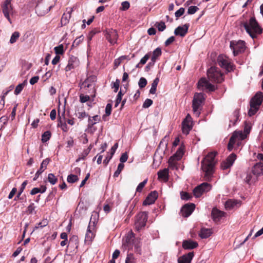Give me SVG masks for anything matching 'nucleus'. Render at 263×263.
Wrapping results in <instances>:
<instances>
[{"instance_id":"obj_1","label":"nucleus","mask_w":263,"mask_h":263,"mask_svg":"<svg viewBox=\"0 0 263 263\" xmlns=\"http://www.w3.org/2000/svg\"><path fill=\"white\" fill-rule=\"evenodd\" d=\"M254 121L252 119L249 118L245 123L244 130L235 131L231 137L228 145V148L229 151H231L235 145L237 147L241 144V141L246 139L249 135Z\"/></svg>"},{"instance_id":"obj_2","label":"nucleus","mask_w":263,"mask_h":263,"mask_svg":"<svg viewBox=\"0 0 263 263\" xmlns=\"http://www.w3.org/2000/svg\"><path fill=\"white\" fill-rule=\"evenodd\" d=\"M216 155L215 152L209 153L201 162V168L205 173V177L206 179H209L214 172Z\"/></svg>"},{"instance_id":"obj_3","label":"nucleus","mask_w":263,"mask_h":263,"mask_svg":"<svg viewBox=\"0 0 263 263\" xmlns=\"http://www.w3.org/2000/svg\"><path fill=\"white\" fill-rule=\"evenodd\" d=\"M241 26L244 27L246 32L253 39L256 38L257 35L262 33V29L254 17H251L249 22L246 21L241 22Z\"/></svg>"},{"instance_id":"obj_4","label":"nucleus","mask_w":263,"mask_h":263,"mask_svg":"<svg viewBox=\"0 0 263 263\" xmlns=\"http://www.w3.org/2000/svg\"><path fill=\"white\" fill-rule=\"evenodd\" d=\"M263 100V93L259 91L251 99L250 102V109L248 115H254L259 109Z\"/></svg>"},{"instance_id":"obj_5","label":"nucleus","mask_w":263,"mask_h":263,"mask_svg":"<svg viewBox=\"0 0 263 263\" xmlns=\"http://www.w3.org/2000/svg\"><path fill=\"white\" fill-rule=\"evenodd\" d=\"M123 246L126 247L128 250H132L134 247L135 251L139 252L140 248V241L138 239H135L134 234L132 231H130L125 238Z\"/></svg>"},{"instance_id":"obj_6","label":"nucleus","mask_w":263,"mask_h":263,"mask_svg":"<svg viewBox=\"0 0 263 263\" xmlns=\"http://www.w3.org/2000/svg\"><path fill=\"white\" fill-rule=\"evenodd\" d=\"M207 75L209 80L214 83H220L224 80L223 73L215 66L211 67L208 70Z\"/></svg>"},{"instance_id":"obj_7","label":"nucleus","mask_w":263,"mask_h":263,"mask_svg":"<svg viewBox=\"0 0 263 263\" xmlns=\"http://www.w3.org/2000/svg\"><path fill=\"white\" fill-rule=\"evenodd\" d=\"M217 64L221 68L225 69L227 72H231L235 69L234 65L231 60L226 55H219L217 59Z\"/></svg>"},{"instance_id":"obj_8","label":"nucleus","mask_w":263,"mask_h":263,"mask_svg":"<svg viewBox=\"0 0 263 263\" xmlns=\"http://www.w3.org/2000/svg\"><path fill=\"white\" fill-rule=\"evenodd\" d=\"M205 98L202 93H196L194 95L192 102V107L194 113L199 115Z\"/></svg>"},{"instance_id":"obj_9","label":"nucleus","mask_w":263,"mask_h":263,"mask_svg":"<svg viewBox=\"0 0 263 263\" xmlns=\"http://www.w3.org/2000/svg\"><path fill=\"white\" fill-rule=\"evenodd\" d=\"M230 47L233 50L234 55L237 56L245 51L246 46L243 41H231L230 44Z\"/></svg>"},{"instance_id":"obj_10","label":"nucleus","mask_w":263,"mask_h":263,"mask_svg":"<svg viewBox=\"0 0 263 263\" xmlns=\"http://www.w3.org/2000/svg\"><path fill=\"white\" fill-rule=\"evenodd\" d=\"M11 2V0H5V1L2 5V10L5 17L11 24L12 22L10 18V15H13L14 10L13 9Z\"/></svg>"},{"instance_id":"obj_11","label":"nucleus","mask_w":263,"mask_h":263,"mask_svg":"<svg viewBox=\"0 0 263 263\" xmlns=\"http://www.w3.org/2000/svg\"><path fill=\"white\" fill-rule=\"evenodd\" d=\"M147 220V213L146 212H142L139 213L136 216L135 221V228L137 231H140L144 227Z\"/></svg>"},{"instance_id":"obj_12","label":"nucleus","mask_w":263,"mask_h":263,"mask_svg":"<svg viewBox=\"0 0 263 263\" xmlns=\"http://www.w3.org/2000/svg\"><path fill=\"white\" fill-rule=\"evenodd\" d=\"M103 32L106 39L111 45H114L117 43L118 34L116 30L111 28L107 29Z\"/></svg>"},{"instance_id":"obj_13","label":"nucleus","mask_w":263,"mask_h":263,"mask_svg":"<svg viewBox=\"0 0 263 263\" xmlns=\"http://www.w3.org/2000/svg\"><path fill=\"white\" fill-rule=\"evenodd\" d=\"M211 185L207 182H204L196 187L193 190V193L196 197H200L204 193L209 192L211 189Z\"/></svg>"},{"instance_id":"obj_14","label":"nucleus","mask_w":263,"mask_h":263,"mask_svg":"<svg viewBox=\"0 0 263 263\" xmlns=\"http://www.w3.org/2000/svg\"><path fill=\"white\" fill-rule=\"evenodd\" d=\"M193 126V121L191 116H186L182 122L181 130L183 134L187 135L192 130Z\"/></svg>"},{"instance_id":"obj_15","label":"nucleus","mask_w":263,"mask_h":263,"mask_svg":"<svg viewBox=\"0 0 263 263\" xmlns=\"http://www.w3.org/2000/svg\"><path fill=\"white\" fill-rule=\"evenodd\" d=\"M95 222H92L91 219L85 235V241H91L95 237Z\"/></svg>"},{"instance_id":"obj_16","label":"nucleus","mask_w":263,"mask_h":263,"mask_svg":"<svg viewBox=\"0 0 263 263\" xmlns=\"http://www.w3.org/2000/svg\"><path fill=\"white\" fill-rule=\"evenodd\" d=\"M200 87L204 88L209 92L214 91L217 89V87L210 83L205 78H201L198 82Z\"/></svg>"},{"instance_id":"obj_17","label":"nucleus","mask_w":263,"mask_h":263,"mask_svg":"<svg viewBox=\"0 0 263 263\" xmlns=\"http://www.w3.org/2000/svg\"><path fill=\"white\" fill-rule=\"evenodd\" d=\"M79 65V59L74 57L71 56L69 58L68 64L66 66L65 70L66 72L69 71L74 69L76 67H77Z\"/></svg>"},{"instance_id":"obj_18","label":"nucleus","mask_w":263,"mask_h":263,"mask_svg":"<svg viewBox=\"0 0 263 263\" xmlns=\"http://www.w3.org/2000/svg\"><path fill=\"white\" fill-rule=\"evenodd\" d=\"M236 159V155L232 153L230 155L227 159L222 162L221 167L222 170H226L230 168L234 163Z\"/></svg>"},{"instance_id":"obj_19","label":"nucleus","mask_w":263,"mask_h":263,"mask_svg":"<svg viewBox=\"0 0 263 263\" xmlns=\"http://www.w3.org/2000/svg\"><path fill=\"white\" fill-rule=\"evenodd\" d=\"M189 26V24H185L183 26H178L175 29L174 34L177 36H184L187 33Z\"/></svg>"},{"instance_id":"obj_20","label":"nucleus","mask_w":263,"mask_h":263,"mask_svg":"<svg viewBox=\"0 0 263 263\" xmlns=\"http://www.w3.org/2000/svg\"><path fill=\"white\" fill-rule=\"evenodd\" d=\"M195 209V204L191 203L190 204H185L181 209V212L183 217H187L189 216L193 212Z\"/></svg>"},{"instance_id":"obj_21","label":"nucleus","mask_w":263,"mask_h":263,"mask_svg":"<svg viewBox=\"0 0 263 263\" xmlns=\"http://www.w3.org/2000/svg\"><path fill=\"white\" fill-rule=\"evenodd\" d=\"M157 198L158 193L156 191L152 192L143 201V204L144 205H147L153 204Z\"/></svg>"},{"instance_id":"obj_22","label":"nucleus","mask_w":263,"mask_h":263,"mask_svg":"<svg viewBox=\"0 0 263 263\" xmlns=\"http://www.w3.org/2000/svg\"><path fill=\"white\" fill-rule=\"evenodd\" d=\"M49 162L50 159L49 158H46L42 161L39 170L36 172L35 176L33 179V181L36 180L39 176L46 169L47 165L48 164Z\"/></svg>"},{"instance_id":"obj_23","label":"nucleus","mask_w":263,"mask_h":263,"mask_svg":"<svg viewBox=\"0 0 263 263\" xmlns=\"http://www.w3.org/2000/svg\"><path fill=\"white\" fill-rule=\"evenodd\" d=\"M252 173L256 176L263 175V164L259 162L255 164L252 168Z\"/></svg>"},{"instance_id":"obj_24","label":"nucleus","mask_w":263,"mask_h":263,"mask_svg":"<svg viewBox=\"0 0 263 263\" xmlns=\"http://www.w3.org/2000/svg\"><path fill=\"white\" fill-rule=\"evenodd\" d=\"M198 247V243L191 239L184 240L182 243V247L184 249H193Z\"/></svg>"},{"instance_id":"obj_25","label":"nucleus","mask_w":263,"mask_h":263,"mask_svg":"<svg viewBox=\"0 0 263 263\" xmlns=\"http://www.w3.org/2000/svg\"><path fill=\"white\" fill-rule=\"evenodd\" d=\"M194 256L193 252H190L186 255H183L178 259V263H191Z\"/></svg>"},{"instance_id":"obj_26","label":"nucleus","mask_w":263,"mask_h":263,"mask_svg":"<svg viewBox=\"0 0 263 263\" xmlns=\"http://www.w3.org/2000/svg\"><path fill=\"white\" fill-rule=\"evenodd\" d=\"M224 213L222 211L218 210L217 209H213L212 211V216L213 219L215 221H219L221 218L224 216Z\"/></svg>"},{"instance_id":"obj_27","label":"nucleus","mask_w":263,"mask_h":263,"mask_svg":"<svg viewBox=\"0 0 263 263\" xmlns=\"http://www.w3.org/2000/svg\"><path fill=\"white\" fill-rule=\"evenodd\" d=\"M97 78L95 76H91L87 78L86 80H85V81L83 83V85L85 87L89 88L90 87L93 86V87H95V84L94 83L96 81Z\"/></svg>"},{"instance_id":"obj_28","label":"nucleus","mask_w":263,"mask_h":263,"mask_svg":"<svg viewBox=\"0 0 263 263\" xmlns=\"http://www.w3.org/2000/svg\"><path fill=\"white\" fill-rule=\"evenodd\" d=\"M158 179H162L164 181L166 182L168 177V169L164 168L160 170L158 172Z\"/></svg>"},{"instance_id":"obj_29","label":"nucleus","mask_w":263,"mask_h":263,"mask_svg":"<svg viewBox=\"0 0 263 263\" xmlns=\"http://www.w3.org/2000/svg\"><path fill=\"white\" fill-rule=\"evenodd\" d=\"M71 12L72 10L70 11H68L67 13H64L63 14L61 20V23L62 26H65L69 23V21L71 18Z\"/></svg>"},{"instance_id":"obj_30","label":"nucleus","mask_w":263,"mask_h":263,"mask_svg":"<svg viewBox=\"0 0 263 263\" xmlns=\"http://www.w3.org/2000/svg\"><path fill=\"white\" fill-rule=\"evenodd\" d=\"M162 54L161 49L160 48H157L152 53L151 57V61H152V65H154L155 62L157 60L158 58Z\"/></svg>"},{"instance_id":"obj_31","label":"nucleus","mask_w":263,"mask_h":263,"mask_svg":"<svg viewBox=\"0 0 263 263\" xmlns=\"http://www.w3.org/2000/svg\"><path fill=\"white\" fill-rule=\"evenodd\" d=\"M212 230L210 229L202 228L199 233V236L201 238H206L212 234Z\"/></svg>"},{"instance_id":"obj_32","label":"nucleus","mask_w":263,"mask_h":263,"mask_svg":"<svg viewBox=\"0 0 263 263\" xmlns=\"http://www.w3.org/2000/svg\"><path fill=\"white\" fill-rule=\"evenodd\" d=\"M257 176H254L252 172L248 173L247 174V176H246L245 180V181L247 183L250 184L253 181H255L257 179Z\"/></svg>"},{"instance_id":"obj_33","label":"nucleus","mask_w":263,"mask_h":263,"mask_svg":"<svg viewBox=\"0 0 263 263\" xmlns=\"http://www.w3.org/2000/svg\"><path fill=\"white\" fill-rule=\"evenodd\" d=\"M183 155V151L182 148L180 147L171 157V160L172 159H175L176 160H179L182 158Z\"/></svg>"},{"instance_id":"obj_34","label":"nucleus","mask_w":263,"mask_h":263,"mask_svg":"<svg viewBox=\"0 0 263 263\" xmlns=\"http://www.w3.org/2000/svg\"><path fill=\"white\" fill-rule=\"evenodd\" d=\"M100 120V116H89L88 126H91Z\"/></svg>"},{"instance_id":"obj_35","label":"nucleus","mask_w":263,"mask_h":263,"mask_svg":"<svg viewBox=\"0 0 263 263\" xmlns=\"http://www.w3.org/2000/svg\"><path fill=\"white\" fill-rule=\"evenodd\" d=\"M151 55V53L148 52L140 60V62L136 65V67L140 68L143 65L145 64L147 61L149 59Z\"/></svg>"},{"instance_id":"obj_36","label":"nucleus","mask_w":263,"mask_h":263,"mask_svg":"<svg viewBox=\"0 0 263 263\" xmlns=\"http://www.w3.org/2000/svg\"><path fill=\"white\" fill-rule=\"evenodd\" d=\"M237 203V201L230 199L226 202L225 208L227 209L230 210L233 208Z\"/></svg>"},{"instance_id":"obj_37","label":"nucleus","mask_w":263,"mask_h":263,"mask_svg":"<svg viewBox=\"0 0 263 263\" xmlns=\"http://www.w3.org/2000/svg\"><path fill=\"white\" fill-rule=\"evenodd\" d=\"M136 258L132 253H128L125 259V263H136Z\"/></svg>"},{"instance_id":"obj_38","label":"nucleus","mask_w":263,"mask_h":263,"mask_svg":"<svg viewBox=\"0 0 263 263\" xmlns=\"http://www.w3.org/2000/svg\"><path fill=\"white\" fill-rule=\"evenodd\" d=\"M100 32V30L97 29V28H95L91 30L87 36L88 43L89 44L90 42L92 40L93 36L97 34V33Z\"/></svg>"},{"instance_id":"obj_39","label":"nucleus","mask_w":263,"mask_h":263,"mask_svg":"<svg viewBox=\"0 0 263 263\" xmlns=\"http://www.w3.org/2000/svg\"><path fill=\"white\" fill-rule=\"evenodd\" d=\"M79 180V178L77 175L70 174L67 176V180L69 183H74Z\"/></svg>"},{"instance_id":"obj_40","label":"nucleus","mask_w":263,"mask_h":263,"mask_svg":"<svg viewBox=\"0 0 263 263\" xmlns=\"http://www.w3.org/2000/svg\"><path fill=\"white\" fill-rule=\"evenodd\" d=\"M155 26L158 28V30L159 31H163L166 28V25L165 23L161 21L160 22H156Z\"/></svg>"},{"instance_id":"obj_41","label":"nucleus","mask_w":263,"mask_h":263,"mask_svg":"<svg viewBox=\"0 0 263 263\" xmlns=\"http://www.w3.org/2000/svg\"><path fill=\"white\" fill-rule=\"evenodd\" d=\"M48 180L51 184L53 185L57 183L58 179L53 174L50 173L48 175Z\"/></svg>"},{"instance_id":"obj_42","label":"nucleus","mask_w":263,"mask_h":263,"mask_svg":"<svg viewBox=\"0 0 263 263\" xmlns=\"http://www.w3.org/2000/svg\"><path fill=\"white\" fill-rule=\"evenodd\" d=\"M25 85V81L24 83L19 84L18 85H17L14 90V94L15 95H18V94H20L23 89Z\"/></svg>"},{"instance_id":"obj_43","label":"nucleus","mask_w":263,"mask_h":263,"mask_svg":"<svg viewBox=\"0 0 263 263\" xmlns=\"http://www.w3.org/2000/svg\"><path fill=\"white\" fill-rule=\"evenodd\" d=\"M20 37V33L18 32L15 31L11 35L10 40V43L11 44H13L16 42Z\"/></svg>"},{"instance_id":"obj_44","label":"nucleus","mask_w":263,"mask_h":263,"mask_svg":"<svg viewBox=\"0 0 263 263\" xmlns=\"http://www.w3.org/2000/svg\"><path fill=\"white\" fill-rule=\"evenodd\" d=\"M51 137V133L49 131H46L42 136V141L43 142H47Z\"/></svg>"},{"instance_id":"obj_45","label":"nucleus","mask_w":263,"mask_h":263,"mask_svg":"<svg viewBox=\"0 0 263 263\" xmlns=\"http://www.w3.org/2000/svg\"><path fill=\"white\" fill-rule=\"evenodd\" d=\"M124 165L123 163H119L118 166V168H117V171L115 172V173L114 174V177H118L119 175H120V173L121 172V171L124 168Z\"/></svg>"},{"instance_id":"obj_46","label":"nucleus","mask_w":263,"mask_h":263,"mask_svg":"<svg viewBox=\"0 0 263 263\" xmlns=\"http://www.w3.org/2000/svg\"><path fill=\"white\" fill-rule=\"evenodd\" d=\"M54 49L57 54H62L64 52V46L62 44L58 46L55 47Z\"/></svg>"},{"instance_id":"obj_47","label":"nucleus","mask_w":263,"mask_h":263,"mask_svg":"<svg viewBox=\"0 0 263 263\" xmlns=\"http://www.w3.org/2000/svg\"><path fill=\"white\" fill-rule=\"evenodd\" d=\"M89 153V149H85L83 152L82 155L79 156V157L77 159L76 162H79L81 160H84L86 158V157L88 155Z\"/></svg>"},{"instance_id":"obj_48","label":"nucleus","mask_w":263,"mask_h":263,"mask_svg":"<svg viewBox=\"0 0 263 263\" xmlns=\"http://www.w3.org/2000/svg\"><path fill=\"white\" fill-rule=\"evenodd\" d=\"M147 82L145 78L142 77L140 79L138 83L139 86L140 88H143L146 86Z\"/></svg>"},{"instance_id":"obj_49","label":"nucleus","mask_w":263,"mask_h":263,"mask_svg":"<svg viewBox=\"0 0 263 263\" xmlns=\"http://www.w3.org/2000/svg\"><path fill=\"white\" fill-rule=\"evenodd\" d=\"M168 140L169 136H165L160 142L159 147H160L161 146H164L166 147L167 145Z\"/></svg>"},{"instance_id":"obj_50","label":"nucleus","mask_w":263,"mask_h":263,"mask_svg":"<svg viewBox=\"0 0 263 263\" xmlns=\"http://www.w3.org/2000/svg\"><path fill=\"white\" fill-rule=\"evenodd\" d=\"M65 116H59V123H58V125L61 126L63 130L66 131V125L65 122L63 123L62 120H65Z\"/></svg>"},{"instance_id":"obj_51","label":"nucleus","mask_w":263,"mask_h":263,"mask_svg":"<svg viewBox=\"0 0 263 263\" xmlns=\"http://www.w3.org/2000/svg\"><path fill=\"white\" fill-rule=\"evenodd\" d=\"M27 183H28V181L27 180L24 181L22 183V184L21 185V188L19 190V192L18 193V194L15 198H18L20 197V196L21 195V194L23 192ZM15 200H16V198H15Z\"/></svg>"},{"instance_id":"obj_52","label":"nucleus","mask_w":263,"mask_h":263,"mask_svg":"<svg viewBox=\"0 0 263 263\" xmlns=\"http://www.w3.org/2000/svg\"><path fill=\"white\" fill-rule=\"evenodd\" d=\"M14 86L13 85H11L9 87H8V88L3 90L2 92V95L1 96H4V99H5V97L8 95L9 92L12 90Z\"/></svg>"},{"instance_id":"obj_53","label":"nucleus","mask_w":263,"mask_h":263,"mask_svg":"<svg viewBox=\"0 0 263 263\" xmlns=\"http://www.w3.org/2000/svg\"><path fill=\"white\" fill-rule=\"evenodd\" d=\"M199 10V8L197 6H190L187 11L189 14H193L195 13Z\"/></svg>"},{"instance_id":"obj_54","label":"nucleus","mask_w":263,"mask_h":263,"mask_svg":"<svg viewBox=\"0 0 263 263\" xmlns=\"http://www.w3.org/2000/svg\"><path fill=\"white\" fill-rule=\"evenodd\" d=\"M172 161H171V157L168 160L169 167L170 168H172V169L177 168V161L178 160H176L175 159H172Z\"/></svg>"},{"instance_id":"obj_55","label":"nucleus","mask_w":263,"mask_h":263,"mask_svg":"<svg viewBox=\"0 0 263 263\" xmlns=\"http://www.w3.org/2000/svg\"><path fill=\"white\" fill-rule=\"evenodd\" d=\"M147 180L145 179L143 181L140 183L136 189V191L138 192H141L143 188L145 186V184L147 183Z\"/></svg>"},{"instance_id":"obj_56","label":"nucleus","mask_w":263,"mask_h":263,"mask_svg":"<svg viewBox=\"0 0 263 263\" xmlns=\"http://www.w3.org/2000/svg\"><path fill=\"white\" fill-rule=\"evenodd\" d=\"M5 105V99L4 96L0 97V115L4 114V110L3 109Z\"/></svg>"},{"instance_id":"obj_57","label":"nucleus","mask_w":263,"mask_h":263,"mask_svg":"<svg viewBox=\"0 0 263 263\" xmlns=\"http://www.w3.org/2000/svg\"><path fill=\"white\" fill-rule=\"evenodd\" d=\"M74 145V141L71 137H69L67 139L66 141V146L67 148H70Z\"/></svg>"},{"instance_id":"obj_58","label":"nucleus","mask_w":263,"mask_h":263,"mask_svg":"<svg viewBox=\"0 0 263 263\" xmlns=\"http://www.w3.org/2000/svg\"><path fill=\"white\" fill-rule=\"evenodd\" d=\"M180 195H181V198L182 199V200H189L191 197V196H190L189 195V193H186V192H181L180 193Z\"/></svg>"},{"instance_id":"obj_59","label":"nucleus","mask_w":263,"mask_h":263,"mask_svg":"<svg viewBox=\"0 0 263 263\" xmlns=\"http://www.w3.org/2000/svg\"><path fill=\"white\" fill-rule=\"evenodd\" d=\"M48 224V221L46 219L43 220L42 221L38 223L36 226H35V228H42L46 226H47Z\"/></svg>"},{"instance_id":"obj_60","label":"nucleus","mask_w":263,"mask_h":263,"mask_svg":"<svg viewBox=\"0 0 263 263\" xmlns=\"http://www.w3.org/2000/svg\"><path fill=\"white\" fill-rule=\"evenodd\" d=\"M153 104V101L150 99H146L143 104L144 108H147Z\"/></svg>"},{"instance_id":"obj_61","label":"nucleus","mask_w":263,"mask_h":263,"mask_svg":"<svg viewBox=\"0 0 263 263\" xmlns=\"http://www.w3.org/2000/svg\"><path fill=\"white\" fill-rule=\"evenodd\" d=\"M127 159H128L127 153L126 152L123 153L120 158V161L121 162L120 163L123 164L124 162H125L127 160Z\"/></svg>"},{"instance_id":"obj_62","label":"nucleus","mask_w":263,"mask_h":263,"mask_svg":"<svg viewBox=\"0 0 263 263\" xmlns=\"http://www.w3.org/2000/svg\"><path fill=\"white\" fill-rule=\"evenodd\" d=\"M123 95V94L122 93L121 91H120L117 95L115 104L116 107H117L118 105V104L121 102Z\"/></svg>"},{"instance_id":"obj_63","label":"nucleus","mask_w":263,"mask_h":263,"mask_svg":"<svg viewBox=\"0 0 263 263\" xmlns=\"http://www.w3.org/2000/svg\"><path fill=\"white\" fill-rule=\"evenodd\" d=\"M184 12V9L183 8H180L178 10H177L175 12V16L177 18H178L180 16H181V15H182L183 14Z\"/></svg>"},{"instance_id":"obj_64","label":"nucleus","mask_w":263,"mask_h":263,"mask_svg":"<svg viewBox=\"0 0 263 263\" xmlns=\"http://www.w3.org/2000/svg\"><path fill=\"white\" fill-rule=\"evenodd\" d=\"M121 6H122V10L125 11V10H127L129 8L130 4L128 2L125 1V2H123L122 3Z\"/></svg>"}]
</instances>
